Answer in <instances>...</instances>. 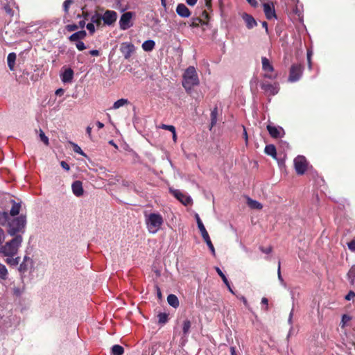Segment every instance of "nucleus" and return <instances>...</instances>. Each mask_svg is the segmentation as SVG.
Segmentation results:
<instances>
[{
    "mask_svg": "<svg viewBox=\"0 0 355 355\" xmlns=\"http://www.w3.org/2000/svg\"><path fill=\"white\" fill-rule=\"evenodd\" d=\"M216 269V272L218 273V275L220 277V278L222 279L223 282H224V284L225 285H227L228 284V279H227L226 276L225 275V274L222 272V270L218 268V267H216L215 268Z\"/></svg>",
    "mask_w": 355,
    "mask_h": 355,
    "instance_id": "37",
    "label": "nucleus"
},
{
    "mask_svg": "<svg viewBox=\"0 0 355 355\" xmlns=\"http://www.w3.org/2000/svg\"><path fill=\"white\" fill-rule=\"evenodd\" d=\"M16 57H17L16 53H13V52L10 53L8 55V57H7L8 66L10 70H11V71L14 70Z\"/></svg>",
    "mask_w": 355,
    "mask_h": 355,
    "instance_id": "22",
    "label": "nucleus"
},
{
    "mask_svg": "<svg viewBox=\"0 0 355 355\" xmlns=\"http://www.w3.org/2000/svg\"><path fill=\"white\" fill-rule=\"evenodd\" d=\"M146 216V225L148 232L151 234L157 233L164 223L163 218L161 214L157 213H151Z\"/></svg>",
    "mask_w": 355,
    "mask_h": 355,
    "instance_id": "4",
    "label": "nucleus"
},
{
    "mask_svg": "<svg viewBox=\"0 0 355 355\" xmlns=\"http://www.w3.org/2000/svg\"><path fill=\"white\" fill-rule=\"evenodd\" d=\"M293 309H292L291 311L290 312L289 317L288 319V322L291 326H292V324H293Z\"/></svg>",
    "mask_w": 355,
    "mask_h": 355,
    "instance_id": "52",
    "label": "nucleus"
},
{
    "mask_svg": "<svg viewBox=\"0 0 355 355\" xmlns=\"http://www.w3.org/2000/svg\"><path fill=\"white\" fill-rule=\"evenodd\" d=\"M200 24H207V22L200 17H193L192 18V21L190 26L193 28H196L200 26Z\"/></svg>",
    "mask_w": 355,
    "mask_h": 355,
    "instance_id": "31",
    "label": "nucleus"
},
{
    "mask_svg": "<svg viewBox=\"0 0 355 355\" xmlns=\"http://www.w3.org/2000/svg\"><path fill=\"white\" fill-rule=\"evenodd\" d=\"M22 262H29V263H34L33 259L29 257L27 254H26Z\"/></svg>",
    "mask_w": 355,
    "mask_h": 355,
    "instance_id": "53",
    "label": "nucleus"
},
{
    "mask_svg": "<svg viewBox=\"0 0 355 355\" xmlns=\"http://www.w3.org/2000/svg\"><path fill=\"white\" fill-rule=\"evenodd\" d=\"M261 62L262 69L265 72H266V73L264 75V77L268 78H273L274 77L269 73L273 72L274 71L273 66L270 64L269 60L266 57H263L261 58Z\"/></svg>",
    "mask_w": 355,
    "mask_h": 355,
    "instance_id": "12",
    "label": "nucleus"
},
{
    "mask_svg": "<svg viewBox=\"0 0 355 355\" xmlns=\"http://www.w3.org/2000/svg\"><path fill=\"white\" fill-rule=\"evenodd\" d=\"M87 35V33L85 31H79L78 32L74 33L72 34L69 37V40L71 42H76L78 41H81L83 40Z\"/></svg>",
    "mask_w": 355,
    "mask_h": 355,
    "instance_id": "20",
    "label": "nucleus"
},
{
    "mask_svg": "<svg viewBox=\"0 0 355 355\" xmlns=\"http://www.w3.org/2000/svg\"><path fill=\"white\" fill-rule=\"evenodd\" d=\"M124 353V349L119 345H114L112 347V354L113 355H122Z\"/></svg>",
    "mask_w": 355,
    "mask_h": 355,
    "instance_id": "32",
    "label": "nucleus"
},
{
    "mask_svg": "<svg viewBox=\"0 0 355 355\" xmlns=\"http://www.w3.org/2000/svg\"><path fill=\"white\" fill-rule=\"evenodd\" d=\"M34 263H29V262H21L19 266V272L21 275V280L24 281V278L26 275V273L28 270H31L33 268Z\"/></svg>",
    "mask_w": 355,
    "mask_h": 355,
    "instance_id": "18",
    "label": "nucleus"
},
{
    "mask_svg": "<svg viewBox=\"0 0 355 355\" xmlns=\"http://www.w3.org/2000/svg\"><path fill=\"white\" fill-rule=\"evenodd\" d=\"M86 27L91 35H92L95 32V27H94V24L93 23H92V22L88 23L87 24Z\"/></svg>",
    "mask_w": 355,
    "mask_h": 355,
    "instance_id": "44",
    "label": "nucleus"
},
{
    "mask_svg": "<svg viewBox=\"0 0 355 355\" xmlns=\"http://www.w3.org/2000/svg\"><path fill=\"white\" fill-rule=\"evenodd\" d=\"M89 53L92 56H98L100 55V53L98 50H91Z\"/></svg>",
    "mask_w": 355,
    "mask_h": 355,
    "instance_id": "54",
    "label": "nucleus"
},
{
    "mask_svg": "<svg viewBox=\"0 0 355 355\" xmlns=\"http://www.w3.org/2000/svg\"><path fill=\"white\" fill-rule=\"evenodd\" d=\"M155 289H156V291H157V297L159 299L162 298V292H161V290H160L159 287L157 285L155 286Z\"/></svg>",
    "mask_w": 355,
    "mask_h": 355,
    "instance_id": "60",
    "label": "nucleus"
},
{
    "mask_svg": "<svg viewBox=\"0 0 355 355\" xmlns=\"http://www.w3.org/2000/svg\"><path fill=\"white\" fill-rule=\"evenodd\" d=\"M39 137H40V140L46 146L49 145V138L48 137H46L44 134V132L40 130V135H39Z\"/></svg>",
    "mask_w": 355,
    "mask_h": 355,
    "instance_id": "38",
    "label": "nucleus"
},
{
    "mask_svg": "<svg viewBox=\"0 0 355 355\" xmlns=\"http://www.w3.org/2000/svg\"><path fill=\"white\" fill-rule=\"evenodd\" d=\"M39 79H40V76L38 74H33L31 76V80L33 82H36V81L39 80Z\"/></svg>",
    "mask_w": 355,
    "mask_h": 355,
    "instance_id": "55",
    "label": "nucleus"
},
{
    "mask_svg": "<svg viewBox=\"0 0 355 355\" xmlns=\"http://www.w3.org/2000/svg\"><path fill=\"white\" fill-rule=\"evenodd\" d=\"M230 352H231V355H237L236 353V349H235L234 347H230Z\"/></svg>",
    "mask_w": 355,
    "mask_h": 355,
    "instance_id": "64",
    "label": "nucleus"
},
{
    "mask_svg": "<svg viewBox=\"0 0 355 355\" xmlns=\"http://www.w3.org/2000/svg\"><path fill=\"white\" fill-rule=\"evenodd\" d=\"M14 293L16 295L19 296V295H21L22 291L20 288H14Z\"/></svg>",
    "mask_w": 355,
    "mask_h": 355,
    "instance_id": "59",
    "label": "nucleus"
},
{
    "mask_svg": "<svg viewBox=\"0 0 355 355\" xmlns=\"http://www.w3.org/2000/svg\"><path fill=\"white\" fill-rule=\"evenodd\" d=\"M249 4H250L252 7L257 6V1L256 0H246Z\"/></svg>",
    "mask_w": 355,
    "mask_h": 355,
    "instance_id": "56",
    "label": "nucleus"
},
{
    "mask_svg": "<svg viewBox=\"0 0 355 355\" xmlns=\"http://www.w3.org/2000/svg\"><path fill=\"white\" fill-rule=\"evenodd\" d=\"M191 326V323L190 320H186L184 321L183 325H182V331H183V334L184 336H186L189 334V332L190 331Z\"/></svg>",
    "mask_w": 355,
    "mask_h": 355,
    "instance_id": "35",
    "label": "nucleus"
},
{
    "mask_svg": "<svg viewBox=\"0 0 355 355\" xmlns=\"http://www.w3.org/2000/svg\"><path fill=\"white\" fill-rule=\"evenodd\" d=\"M267 130L271 137L277 139L282 137L281 132L284 133V130L281 127H276L271 124L267 125Z\"/></svg>",
    "mask_w": 355,
    "mask_h": 355,
    "instance_id": "14",
    "label": "nucleus"
},
{
    "mask_svg": "<svg viewBox=\"0 0 355 355\" xmlns=\"http://www.w3.org/2000/svg\"><path fill=\"white\" fill-rule=\"evenodd\" d=\"M199 84L198 77L194 67H189L183 75L182 86L187 92Z\"/></svg>",
    "mask_w": 355,
    "mask_h": 355,
    "instance_id": "3",
    "label": "nucleus"
},
{
    "mask_svg": "<svg viewBox=\"0 0 355 355\" xmlns=\"http://www.w3.org/2000/svg\"><path fill=\"white\" fill-rule=\"evenodd\" d=\"M168 303L173 307L177 308L179 306V300L174 294H170L167 297Z\"/></svg>",
    "mask_w": 355,
    "mask_h": 355,
    "instance_id": "23",
    "label": "nucleus"
},
{
    "mask_svg": "<svg viewBox=\"0 0 355 355\" xmlns=\"http://www.w3.org/2000/svg\"><path fill=\"white\" fill-rule=\"evenodd\" d=\"M158 322L159 324H164L168 322V314L166 313H159L157 315Z\"/></svg>",
    "mask_w": 355,
    "mask_h": 355,
    "instance_id": "34",
    "label": "nucleus"
},
{
    "mask_svg": "<svg viewBox=\"0 0 355 355\" xmlns=\"http://www.w3.org/2000/svg\"><path fill=\"white\" fill-rule=\"evenodd\" d=\"M247 204L251 209H261L263 208V206L260 202L250 198H248Z\"/></svg>",
    "mask_w": 355,
    "mask_h": 355,
    "instance_id": "25",
    "label": "nucleus"
},
{
    "mask_svg": "<svg viewBox=\"0 0 355 355\" xmlns=\"http://www.w3.org/2000/svg\"><path fill=\"white\" fill-rule=\"evenodd\" d=\"M261 303L266 305L265 310L268 311V299L266 297H263L261 299Z\"/></svg>",
    "mask_w": 355,
    "mask_h": 355,
    "instance_id": "58",
    "label": "nucleus"
},
{
    "mask_svg": "<svg viewBox=\"0 0 355 355\" xmlns=\"http://www.w3.org/2000/svg\"><path fill=\"white\" fill-rule=\"evenodd\" d=\"M3 9H4V10L6 11V12L7 14H8L9 15H10V16H12V15H13V10H12V9L10 7V6H8V5H6V6H4Z\"/></svg>",
    "mask_w": 355,
    "mask_h": 355,
    "instance_id": "46",
    "label": "nucleus"
},
{
    "mask_svg": "<svg viewBox=\"0 0 355 355\" xmlns=\"http://www.w3.org/2000/svg\"><path fill=\"white\" fill-rule=\"evenodd\" d=\"M8 277V271L6 266L0 263V279L6 280Z\"/></svg>",
    "mask_w": 355,
    "mask_h": 355,
    "instance_id": "28",
    "label": "nucleus"
},
{
    "mask_svg": "<svg viewBox=\"0 0 355 355\" xmlns=\"http://www.w3.org/2000/svg\"><path fill=\"white\" fill-rule=\"evenodd\" d=\"M294 167L296 173L299 175H304L308 168V162L303 155H298L294 159Z\"/></svg>",
    "mask_w": 355,
    "mask_h": 355,
    "instance_id": "6",
    "label": "nucleus"
},
{
    "mask_svg": "<svg viewBox=\"0 0 355 355\" xmlns=\"http://www.w3.org/2000/svg\"><path fill=\"white\" fill-rule=\"evenodd\" d=\"M64 93V89H62V88H59L55 92V94L57 96H62Z\"/></svg>",
    "mask_w": 355,
    "mask_h": 355,
    "instance_id": "50",
    "label": "nucleus"
},
{
    "mask_svg": "<svg viewBox=\"0 0 355 355\" xmlns=\"http://www.w3.org/2000/svg\"><path fill=\"white\" fill-rule=\"evenodd\" d=\"M132 16V12H126L121 15L119 20V26L121 30H126L132 26L131 23Z\"/></svg>",
    "mask_w": 355,
    "mask_h": 355,
    "instance_id": "8",
    "label": "nucleus"
},
{
    "mask_svg": "<svg viewBox=\"0 0 355 355\" xmlns=\"http://www.w3.org/2000/svg\"><path fill=\"white\" fill-rule=\"evenodd\" d=\"M12 207L9 212L0 211V225L6 228L10 236L21 235L25 233L26 226V216L21 214V203L12 200Z\"/></svg>",
    "mask_w": 355,
    "mask_h": 355,
    "instance_id": "1",
    "label": "nucleus"
},
{
    "mask_svg": "<svg viewBox=\"0 0 355 355\" xmlns=\"http://www.w3.org/2000/svg\"><path fill=\"white\" fill-rule=\"evenodd\" d=\"M75 45L79 51H83L87 48L82 41H78L75 42Z\"/></svg>",
    "mask_w": 355,
    "mask_h": 355,
    "instance_id": "41",
    "label": "nucleus"
},
{
    "mask_svg": "<svg viewBox=\"0 0 355 355\" xmlns=\"http://www.w3.org/2000/svg\"><path fill=\"white\" fill-rule=\"evenodd\" d=\"M217 116H218V108L215 107L211 112L210 117H211V128L214 127L217 123Z\"/></svg>",
    "mask_w": 355,
    "mask_h": 355,
    "instance_id": "29",
    "label": "nucleus"
},
{
    "mask_svg": "<svg viewBox=\"0 0 355 355\" xmlns=\"http://www.w3.org/2000/svg\"><path fill=\"white\" fill-rule=\"evenodd\" d=\"M350 317L347 315H343V317H342V322L343 323H345L347 322V321H349L350 320Z\"/></svg>",
    "mask_w": 355,
    "mask_h": 355,
    "instance_id": "62",
    "label": "nucleus"
},
{
    "mask_svg": "<svg viewBox=\"0 0 355 355\" xmlns=\"http://www.w3.org/2000/svg\"><path fill=\"white\" fill-rule=\"evenodd\" d=\"M264 152L268 155H270L272 158L276 159L277 150L275 146L273 144L266 145L264 149Z\"/></svg>",
    "mask_w": 355,
    "mask_h": 355,
    "instance_id": "21",
    "label": "nucleus"
},
{
    "mask_svg": "<svg viewBox=\"0 0 355 355\" xmlns=\"http://www.w3.org/2000/svg\"><path fill=\"white\" fill-rule=\"evenodd\" d=\"M155 42L152 40H148L145 41L142 44V49L145 51H151L155 48Z\"/></svg>",
    "mask_w": 355,
    "mask_h": 355,
    "instance_id": "24",
    "label": "nucleus"
},
{
    "mask_svg": "<svg viewBox=\"0 0 355 355\" xmlns=\"http://www.w3.org/2000/svg\"><path fill=\"white\" fill-rule=\"evenodd\" d=\"M198 0H186L187 3L189 6H193L197 3Z\"/></svg>",
    "mask_w": 355,
    "mask_h": 355,
    "instance_id": "57",
    "label": "nucleus"
},
{
    "mask_svg": "<svg viewBox=\"0 0 355 355\" xmlns=\"http://www.w3.org/2000/svg\"><path fill=\"white\" fill-rule=\"evenodd\" d=\"M61 80L64 83H67V67L63 66L61 69Z\"/></svg>",
    "mask_w": 355,
    "mask_h": 355,
    "instance_id": "39",
    "label": "nucleus"
},
{
    "mask_svg": "<svg viewBox=\"0 0 355 355\" xmlns=\"http://www.w3.org/2000/svg\"><path fill=\"white\" fill-rule=\"evenodd\" d=\"M243 19L246 24L247 28L249 29L252 28L253 27L256 26L257 24V21H255L254 17L252 15H248L247 13H244L243 15Z\"/></svg>",
    "mask_w": 355,
    "mask_h": 355,
    "instance_id": "19",
    "label": "nucleus"
},
{
    "mask_svg": "<svg viewBox=\"0 0 355 355\" xmlns=\"http://www.w3.org/2000/svg\"><path fill=\"white\" fill-rule=\"evenodd\" d=\"M68 144L71 146L72 150L76 153H78L80 155H83L84 157H87L85 153L82 150L81 148L76 144L72 142V141H68Z\"/></svg>",
    "mask_w": 355,
    "mask_h": 355,
    "instance_id": "30",
    "label": "nucleus"
},
{
    "mask_svg": "<svg viewBox=\"0 0 355 355\" xmlns=\"http://www.w3.org/2000/svg\"><path fill=\"white\" fill-rule=\"evenodd\" d=\"M347 279L350 282V284L355 285V265L352 266L349 270L347 274Z\"/></svg>",
    "mask_w": 355,
    "mask_h": 355,
    "instance_id": "26",
    "label": "nucleus"
},
{
    "mask_svg": "<svg viewBox=\"0 0 355 355\" xmlns=\"http://www.w3.org/2000/svg\"><path fill=\"white\" fill-rule=\"evenodd\" d=\"M202 17L204 18L203 19L207 22V21L209 20V14L208 12L206 11V10H203L202 11Z\"/></svg>",
    "mask_w": 355,
    "mask_h": 355,
    "instance_id": "51",
    "label": "nucleus"
},
{
    "mask_svg": "<svg viewBox=\"0 0 355 355\" xmlns=\"http://www.w3.org/2000/svg\"><path fill=\"white\" fill-rule=\"evenodd\" d=\"M176 12L180 17L184 18H187L191 15L189 9L184 3L178 4L176 7Z\"/></svg>",
    "mask_w": 355,
    "mask_h": 355,
    "instance_id": "16",
    "label": "nucleus"
},
{
    "mask_svg": "<svg viewBox=\"0 0 355 355\" xmlns=\"http://www.w3.org/2000/svg\"><path fill=\"white\" fill-rule=\"evenodd\" d=\"M160 128L166 130H169L171 132H174V130L175 129V126L172 125H166V124H162L159 126Z\"/></svg>",
    "mask_w": 355,
    "mask_h": 355,
    "instance_id": "40",
    "label": "nucleus"
},
{
    "mask_svg": "<svg viewBox=\"0 0 355 355\" xmlns=\"http://www.w3.org/2000/svg\"><path fill=\"white\" fill-rule=\"evenodd\" d=\"M12 236V238L10 240L0 247V252L6 257H14L16 255L23 242V236L19 234Z\"/></svg>",
    "mask_w": 355,
    "mask_h": 355,
    "instance_id": "2",
    "label": "nucleus"
},
{
    "mask_svg": "<svg viewBox=\"0 0 355 355\" xmlns=\"http://www.w3.org/2000/svg\"><path fill=\"white\" fill-rule=\"evenodd\" d=\"M195 218L196 219L197 225L201 233L202 239H204L205 242L207 243V246L210 249L212 254L215 255V248L211 243L209 234L206 230L199 215L198 214H196Z\"/></svg>",
    "mask_w": 355,
    "mask_h": 355,
    "instance_id": "5",
    "label": "nucleus"
},
{
    "mask_svg": "<svg viewBox=\"0 0 355 355\" xmlns=\"http://www.w3.org/2000/svg\"><path fill=\"white\" fill-rule=\"evenodd\" d=\"M347 247L351 252H355V239L347 243Z\"/></svg>",
    "mask_w": 355,
    "mask_h": 355,
    "instance_id": "43",
    "label": "nucleus"
},
{
    "mask_svg": "<svg viewBox=\"0 0 355 355\" xmlns=\"http://www.w3.org/2000/svg\"><path fill=\"white\" fill-rule=\"evenodd\" d=\"M71 189L73 193L77 197H80L83 195L84 190L83 187V183L79 180H76L73 182L71 185Z\"/></svg>",
    "mask_w": 355,
    "mask_h": 355,
    "instance_id": "17",
    "label": "nucleus"
},
{
    "mask_svg": "<svg viewBox=\"0 0 355 355\" xmlns=\"http://www.w3.org/2000/svg\"><path fill=\"white\" fill-rule=\"evenodd\" d=\"M355 297V293L353 291H349L347 295L345 296L346 300H351Z\"/></svg>",
    "mask_w": 355,
    "mask_h": 355,
    "instance_id": "47",
    "label": "nucleus"
},
{
    "mask_svg": "<svg viewBox=\"0 0 355 355\" xmlns=\"http://www.w3.org/2000/svg\"><path fill=\"white\" fill-rule=\"evenodd\" d=\"M263 11L266 17L268 19L270 20L272 19V18H277V15L273 5H270V3H263Z\"/></svg>",
    "mask_w": 355,
    "mask_h": 355,
    "instance_id": "15",
    "label": "nucleus"
},
{
    "mask_svg": "<svg viewBox=\"0 0 355 355\" xmlns=\"http://www.w3.org/2000/svg\"><path fill=\"white\" fill-rule=\"evenodd\" d=\"M6 239V234L3 230L0 227V245Z\"/></svg>",
    "mask_w": 355,
    "mask_h": 355,
    "instance_id": "48",
    "label": "nucleus"
},
{
    "mask_svg": "<svg viewBox=\"0 0 355 355\" xmlns=\"http://www.w3.org/2000/svg\"><path fill=\"white\" fill-rule=\"evenodd\" d=\"M205 6L207 7L208 9L211 8V0H205Z\"/></svg>",
    "mask_w": 355,
    "mask_h": 355,
    "instance_id": "63",
    "label": "nucleus"
},
{
    "mask_svg": "<svg viewBox=\"0 0 355 355\" xmlns=\"http://www.w3.org/2000/svg\"><path fill=\"white\" fill-rule=\"evenodd\" d=\"M277 276H278V279L280 281V282L282 284H284V279H283V278L282 277V274H281V262L280 261L278 262Z\"/></svg>",
    "mask_w": 355,
    "mask_h": 355,
    "instance_id": "45",
    "label": "nucleus"
},
{
    "mask_svg": "<svg viewBox=\"0 0 355 355\" xmlns=\"http://www.w3.org/2000/svg\"><path fill=\"white\" fill-rule=\"evenodd\" d=\"M128 103V101L127 99L121 98L119 100H117L113 105L114 109H118L122 106H123L125 104Z\"/></svg>",
    "mask_w": 355,
    "mask_h": 355,
    "instance_id": "36",
    "label": "nucleus"
},
{
    "mask_svg": "<svg viewBox=\"0 0 355 355\" xmlns=\"http://www.w3.org/2000/svg\"><path fill=\"white\" fill-rule=\"evenodd\" d=\"M20 261V257H17L14 258L13 257H7V259H6V262L12 266H16L19 264Z\"/></svg>",
    "mask_w": 355,
    "mask_h": 355,
    "instance_id": "33",
    "label": "nucleus"
},
{
    "mask_svg": "<svg viewBox=\"0 0 355 355\" xmlns=\"http://www.w3.org/2000/svg\"><path fill=\"white\" fill-rule=\"evenodd\" d=\"M171 193L183 205H189L191 204L192 199L191 198V197L182 193L180 191L173 190V191H171Z\"/></svg>",
    "mask_w": 355,
    "mask_h": 355,
    "instance_id": "13",
    "label": "nucleus"
},
{
    "mask_svg": "<svg viewBox=\"0 0 355 355\" xmlns=\"http://www.w3.org/2000/svg\"><path fill=\"white\" fill-rule=\"evenodd\" d=\"M303 67L301 64H294L291 66L289 73V80L291 82L297 81L300 79L302 73Z\"/></svg>",
    "mask_w": 355,
    "mask_h": 355,
    "instance_id": "7",
    "label": "nucleus"
},
{
    "mask_svg": "<svg viewBox=\"0 0 355 355\" xmlns=\"http://www.w3.org/2000/svg\"><path fill=\"white\" fill-rule=\"evenodd\" d=\"M91 22L94 24H95L97 26H100L101 25V22L103 20V17L98 12H96L91 17Z\"/></svg>",
    "mask_w": 355,
    "mask_h": 355,
    "instance_id": "27",
    "label": "nucleus"
},
{
    "mask_svg": "<svg viewBox=\"0 0 355 355\" xmlns=\"http://www.w3.org/2000/svg\"><path fill=\"white\" fill-rule=\"evenodd\" d=\"M92 128L90 126H87L86 128V132L88 135L89 139H92Z\"/></svg>",
    "mask_w": 355,
    "mask_h": 355,
    "instance_id": "61",
    "label": "nucleus"
},
{
    "mask_svg": "<svg viewBox=\"0 0 355 355\" xmlns=\"http://www.w3.org/2000/svg\"><path fill=\"white\" fill-rule=\"evenodd\" d=\"M73 77V71L71 68H68V83L70 82Z\"/></svg>",
    "mask_w": 355,
    "mask_h": 355,
    "instance_id": "49",
    "label": "nucleus"
},
{
    "mask_svg": "<svg viewBox=\"0 0 355 355\" xmlns=\"http://www.w3.org/2000/svg\"><path fill=\"white\" fill-rule=\"evenodd\" d=\"M120 51L125 59H129L135 51V46L130 42H123Z\"/></svg>",
    "mask_w": 355,
    "mask_h": 355,
    "instance_id": "11",
    "label": "nucleus"
},
{
    "mask_svg": "<svg viewBox=\"0 0 355 355\" xmlns=\"http://www.w3.org/2000/svg\"><path fill=\"white\" fill-rule=\"evenodd\" d=\"M102 17L104 24L111 26L116 21L117 13L114 10H107Z\"/></svg>",
    "mask_w": 355,
    "mask_h": 355,
    "instance_id": "10",
    "label": "nucleus"
},
{
    "mask_svg": "<svg viewBox=\"0 0 355 355\" xmlns=\"http://www.w3.org/2000/svg\"><path fill=\"white\" fill-rule=\"evenodd\" d=\"M259 250L263 252V253H265V254H270L272 252V246H268V248H264L263 246H260L259 247Z\"/></svg>",
    "mask_w": 355,
    "mask_h": 355,
    "instance_id": "42",
    "label": "nucleus"
},
{
    "mask_svg": "<svg viewBox=\"0 0 355 355\" xmlns=\"http://www.w3.org/2000/svg\"><path fill=\"white\" fill-rule=\"evenodd\" d=\"M261 88L264 91L265 94L268 96H274L279 92L278 83L271 84L269 83H262Z\"/></svg>",
    "mask_w": 355,
    "mask_h": 355,
    "instance_id": "9",
    "label": "nucleus"
}]
</instances>
